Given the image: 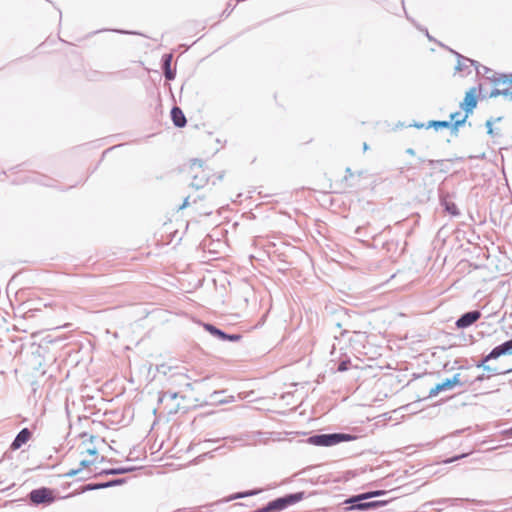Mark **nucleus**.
Instances as JSON below:
<instances>
[{
	"mask_svg": "<svg viewBox=\"0 0 512 512\" xmlns=\"http://www.w3.org/2000/svg\"><path fill=\"white\" fill-rule=\"evenodd\" d=\"M499 96H500V88H498L496 86L488 93L489 98H496Z\"/></svg>",
	"mask_w": 512,
	"mask_h": 512,
	"instance_id": "nucleus-45",
	"label": "nucleus"
},
{
	"mask_svg": "<svg viewBox=\"0 0 512 512\" xmlns=\"http://www.w3.org/2000/svg\"><path fill=\"white\" fill-rule=\"evenodd\" d=\"M358 436L345 432L318 433L309 436L305 442L319 447H331L342 442L354 441Z\"/></svg>",
	"mask_w": 512,
	"mask_h": 512,
	"instance_id": "nucleus-2",
	"label": "nucleus"
},
{
	"mask_svg": "<svg viewBox=\"0 0 512 512\" xmlns=\"http://www.w3.org/2000/svg\"><path fill=\"white\" fill-rule=\"evenodd\" d=\"M106 482H98V483H87L85 485H82L77 491L69 493L65 496L59 497V499H67L88 491H94V490H100V489H106Z\"/></svg>",
	"mask_w": 512,
	"mask_h": 512,
	"instance_id": "nucleus-15",
	"label": "nucleus"
},
{
	"mask_svg": "<svg viewBox=\"0 0 512 512\" xmlns=\"http://www.w3.org/2000/svg\"><path fill=\"white\" fill-rule=\"evenodd\" d=\"M509 373H512V368H509V369H506V370H503L501 371V374H509Z\"/></svg>",
	"mask_w": 512,
	"mask_h": 512,
	"instance_id": "nucleus-60",
	"label": "nucleus"
},
{
	"mask_svg": "<svg viewBox=\"0 0 512 512\" xmlns=\"http://www.w3.org/2000/svg\"><path fill=\"white\" fill-rule=\"evenodd\" d=\"M32 431L25 427L22 428L17 435L15 436L14 440L10 444V449L12 451H16L20 449L23 445H25L31 438H32Z\"/></svg>",
	"mask_w": 512,
	"mask_h": 512,
	"instance_id": "nucleus-12",
	"label": "nucleus"
},
{
	"mask_svg": "<svg viewBox=\"0 0 512 512\" xmlns=\"http://www.w3.org/2000/svg\"><path fill=\"white\" fill-rule=\"evenodd\" d=\"M188 205H189V197H186L184 199L182 205H180L179 209L182 210V209L186 208Z\"/></svg>",
	"mask_w": 512,
	"mask_h": 512,
	"instance_id": "nucleus-56",
	"label": "nucleus"
},
{
	"mask_svg": "<svg viewBox=\"0 0 512 512\" xmlns=\"http://www.w3.org/2000/svg\"><path fill=\"white\" fill-rule=\"evenodd\" d=\"M165 396H169L170 399H176L178 397V393L177 392H165L163 397Z\"/></svg>",
	"mask_w": 512,
	"mask_h": 512,
	"instance_id": "nucleus-53",
	"label": "nucleus"
},
{
	"mask_svg": "<svg viewBox=\"0 0 512 512\" xmlns=\"http://www.w3.org/2000/svg\"><path fill=\"white\" fill-rule=\"evenodd\" d=\"M480 70H481V75H487L489 73H493L492 69H490L489 67H487L485 65H482Z\"/></svg>",
	"mask_w": 512,
	"mask_h": 512,
	"instance_id": "nucleus-50",
	"label": "nucleus"
},
{
	"mask_svg": "<svg viewBox=\"0 0 512 512\" xmlns=\"http://www.w3.org/2000/svg\"><path fill=\"white\" fill-rule=\"evenodd\" d=\"M503 119V117H497V118H493V117H490L489 119L486 120L485 122V127L487 129V134L491 137H498L500 136V132L498 129H494L493 127V124L496 123V122H500L501 120Z\"/></svg>",
	"mask_w": 512,
	"mask_h": 512,
	"instance_id": "nucleus-23",
	"label": "nucleus"
},
{
	"mask_svg": "<svg viewBox=\"0 0 512 512\" xmlns=\"http://www.w3.org/2000/svg\"><path fill=\"white\" fill-rule=\"evenodd\" d=\"M272 508L270 507L269 503L267 502L264 506L260 507V512H272Z\"/></svg>",
	"mask_w": 512,
	"mask_h": 512,
	"instance_id": "nucleus-52",
	"label": "nucleus"
},
{
	"mask_svg": "<svg viewBox=\"0 0 512 512\" xmlns=\"http://www.w3.org/2000/svg\"><path fill=\"white\" fill-rule=\"evenodd\" d=\"M105 482H106V487L111 488V487L121 486V485L125 484L127 482V478H115V479H111V480H108Z\"/></svg>",
	"mask_w": 512,
	"mask_h": 512,
	"instance_id": "nucleus-31",
	"label": "nucleus"
},
{
	"mask_svg": "<svg viewBox=\"0 0 512 512\" xmlns=\"http://www.w3.org/2000/svg\"><path fill=\"white\" fill-rule=\"evenodd\" d=\"M406 153L411 155V156H414L416 154L415 150L413 148H407L406 149Z\"/></svg>",
	"mask_w": 512,
	"mask_h": 512,
	"instance_id": "nucleus-57",
	"label": "nucleus"
},
{
	"mask_svg": "<svg viewBox=\"0 0 512 512\" xmlns=\"http://www.w3.org/2000/svg\"><path fill=\"white\" fill-rule=\"evenodd\" d=\"M482 316L480 310H470L463 313L455 322L458 329H466L477 322Z\"/></svg>",
	"mask_w": 512,
	"mask_h": 512,
	"instance_id": "nucleus-11",
	"label": "nucleus"
},
{
	"mask_svg": "<svg viewBox=\"0 0 512 512\" xmlns=\"http://www.w3.org/2000/svg\"><path fill=\"white\" fill-rule=\"evenodd\" d=\"M448 121L447 120H430L426 123L425 128L430 129L433 128L435 131H439L441 129H447Z\"/></svg>",
	"mask_w": 512,
	"mask_h": 512,
	"instance_id": "nucleus-26",
	"label": "nucleus"
},
{
	"mask_svg": "<svg viewBox=\"0 0 512 512\" xmlns=\"http://www.w3.org/2000/svg\"><path fill=\"white\" fill-rule=\"evenodd\" d=\"M478 92H481V84L466 91L464 99L460 102V108L464 111V116L469 117L473 114L479 100Z\"/></svg>",
	"mask_w": 512,
	"mask_h": 512,
	"instance_id": "nucleus-6",
	"label": "nucleus"
},
{
	"mask_svg": "<svg viewBox=\"0 0 512 512\" xmlns=\"http://www.w3.org/2000/svg\"><path fill=\"white\" fill-rule=\"evenodd\" d=\"M366 500H369L371 498L380 497L387 494L386 490H371L367 492H363Z\"/></svg>",
	"mask_w": 512,
	"mask_h": 512,
	"instance_id": "nucleus-30",
	"label": "nucleus"
},
{
	"mask_svg": "<svg viewBox=\"0 0 512 512\" xmlns=\"http://www.w3.org/2000/svg\"><path fill=\"white\" fill-rule=\"evenodd\" d=\"M164 77L167 81H172L176 77V70L175 69H165L163 70Z\"/></svg>",
	"mask_w": 512,
	"mask_h": 512,
	"instance_id": "nucleus-35",
	"label": "nucleus"
},
{
	"mask_svg": "<svg viewBox=\"0 0 512 512\" xmlns=\"http://www.w3.org/2000/svg\"><path fill=\"white\" fill-rule=\"evenodd\" d=\"M173 55L172 53H166L162 55L161 57V69H171V63H172Z\"/></svg>",
	"mask_w": 512,
	"mask_h": 512,
	"instance_id": "nucleus-28",
	"label": "nucleus"
},
{
	"mask_svg": "<svg viewBox=\"0 0 512 512\" xmlns=\"http://www.w3.org/2000/svg\"><path fill=\"white\" fill-rule=\"evenodd\" d=\"M387 504H388V501H386V500H371L370 501L371 510L378 509Z\"/></svg>",
	"mask_w": 512,
	"mask_h": 512,
	"instance_id": "nucleus-36",
	"label": "nucleus"
},
{
	"mask_svg": "<svg viewBox=\"0 0 512 512\" xmlns=\"http://www.w3.org/2000/svg\"><path fill=\"white\" fill-rule=\"evenodd\" d=\"M80 473H81L80 470L78 468H76V469L69 470L68 472L62 474L61 476L63 478H73V477L77 476Z\"/></svg>",
	"mask_w": 512,
	"mask_h": 512,
	"instance_id": "nucleus-40",
	"label": "nucleus"
},
{
	"mask_svg": "<svg viewBox=\"0 0 512 512\" xmlns=\"http://www.w3.org/2000/svg\"><path fill=\"white\" fill-rule=\"evenodd\" d=\"M94 463V460H81L78 469L82 472L85 468H88Z\"/></svg>",
	"mask_w": 512,
	"mask_h": 512,
	"instance_id": "nucleus-39",
	"label": "nucleus"
},
{
	"mask_svg": "<svg viewBox=\"0 0 512 512\" xmlns=\"http://www.w3.org/2000/svg\"><path fill=\"white\" fill-rule=\"evenodd\" d=\"M470 365H460L459 369H469Z\"/></svg>",
	"mask_w": 512,
	"mask_h": 512,
	"instance_id": "nucleus-61",
	"label": "nucleus"
},
{
	"mask_svg": "<svg viewBox=\"0 0 512 512\" xmlns=\"http://www.w3.org/2000/svg\"><path fill=\"white\" fill-rule=\"evenodd\" d=\"M478 95H479V99H481V100L489 99L488 93L483 91V87L482 86H481V92H478Z\"/></svg>",
	"mask_w": 512,
	"mask_h": 512,
	"instance_id": "nucleus-54",
	"label": "nucleus"
},
{
	"mask_svg": "<svg viewBox=\"0 0 512 512\" xmlns=\"http://www.w3.org/2000/svg\"><path fill=\"white\" fill-rule=\"evenodd\" d=\"M225 391L224 390H221V391H214L211 395H210V399L212 402H215V403H220V404H225V403H229L231 402L232 400H223V399H219V395L224 393Z\"/></svg>",
	"mask_w": 512,
	"mask_h": 512,
	"instance_id": "nucleus-32",
	"label": "nucleus"
},
{
	"mask_svg": "<svg viewBox=\"0 0 512 512\" xmlns=\"http://www.w3.org/2000/svg\"><path fill=\"white\" fill-rule=\"evenodd\" d=\"M489 378H490V375H485V373H481V374L477 375L474 379H470L467 376H462L460 374V382H461V384L459 386L460 387H463L465 385L471 386V385H474L477 382H483L484 380L489 379Z\"/></svg>",
	"mask_w": 512,
	"mask_h": 512,
	"instance_id": "nucleus-22",
	"label": "nucleus"
},
{
	"mask_svg": "<svg viewBox=\"0 0 512 512\" xmlns=\"http://www.w3.org/2000/svg\"><path fill=\"white\" fill-rule=\"evenodd\" d=\"M22 182H36V183H39L41 185H45V186H50V179H48L46 176H43V175H34L33 177H28L24 180H22Z\"/></svg>",
	"mask_w": 512,
	"mask_h": 512,
	"instance_id": "nucleus-27",
	"label": "nucleus"
},
{
	"mask_svg": "<svg viewBox=\"0 0 512 512\" xmlns=\"http://www.w3.org/2000/svg\"><path fill=\"white\" fill-rule=\"evenodd\" d=\"M28 500L34 506H49L57 500L54 490L49 487H39L31 490L28 494Z\"/></svg>",
	"mask_w": 512,
	"mask_h": 512,
	"instance_id": "nucleus-5",
	"label": "nucleus"
},
{
	"mask_svg": "<svg viewBox=\"0 0 512 512\" xmlns=\"http://www.w3.org/2000/svg\"><path fill=\"white\" fill-rule=\"evenodd\" d=\"M368 148H369L368 144H367L366 142H364V144H363V150H364V151H366V150H368Z\"/></svg>",
	"mask_w": 512,
	"mask_h": 512,
	"instance_id": "nucleus-63",
	"label": "nucleus"
},
{
	"mask_svg": "<svg viewBox=\"0 0 512 512\" xmlns=\"http://www.w3.org/2000/svg\"><path fill=\"white\" fill-rule=\"evenodd\" d=\"M204 165V162L203 160L201 159H198V158H194L191 160V169H193L195 166L199 167V168H202Z\"/></svg>",
	"mask_w": 512,
	"mask_h": 512,
	"instance_id": "nucleus-44",
	"label": "nucleus"
},
{
	"mask_svg": "<svg viewBox=\"0 0 512 512\" xmlns=\"http://www.w3.org/2000/svg\"><path fill=\"white\" fill-rule=\"evenodd\" d=\"M85 452L91 456H96L98 454V450L95 446L87 448Z\"/></svg>",
	"mask_w": 512,
	"mask_h": 512,
	"instance_id": "nucleus-47",
	"label": "nucleus"
},
{
	"mask_svg": "<svg viewBox=\"0 0 512 512\" xmlns=\"http://www.w3.org/2000/svg\"><path fill=\"white\" fill-rule=\"evenodd\" d=\"M425 125H426V123L414 121L413 123L409 124V127H414V128H417V129H422V128H425Z\"/></svg>",
	"mask_w": 512,
	"mask_h": 512,
	"instance_id": "nucleus-48",
	"label": "nucleus"
},
{
	"mask_svg": "<svg viewBox=\"0 0 512 512\" xmlns=\"http://www.w3.org/2000/svg\"><path fill=\"white\" fill-rule=\"evenodd\" d=\"M465 501H471L473 503H475L476 505L478 506H483L486 504V502L484 501H481V500H471V499H468V498H439V499H436V500H432V501H429V502H426L425 504H423V507L426 508V509H429L430 511H434V512H442L443 511V506H447V507H458V506H461L463 502Z\"/></svg>",
	"mask_w": 512,
	"mask_h": 512,
	"instance_id": "nucleus-3",
	"label": "nucleus"
},
{
	"mask_svg": "<svg viewBox=\"0 0 512 512\" xmlns=\"http://www.w3.org/2000/svg\"><path fill=\"white\" fill-rule=\"evenodd\" d=\"M354 173L352 171V169L350 167H347L345 169V176H344V180L347 181L349 178L353 177Z\"/></svg>",
	"mask_w": 512,
	"mask_h": 512,
	"instance_id": "nucleus-49",
	"label": "nucleus"
},
{
	"mask_svg": "<svg viewBox=\"0 0 512 512\" xmlns=\"http://www.w3.org/2000/svg\"><path fill=\"white\" fill-rule=\"evenodd\" d=\"M460 116V112L459 111H455V112H452L449 116V120L448 121H454V120H459L460 118H458Z\"/></svg>",
	"mask_w": 512,
	"mask_h": 512,
	"instance_id": "nucleus-51",
	"label": "nucleus"
},
{
	"mask_svg": "<svg viewBox=\"0 0 512 512\" xmlns=\"http://www.w3.org/2000/svg\"><path fill=\"white\" fill-rule=\"evenodd\" d=\"M261 491H262L261 489L255 488V489H251V490L237 492V493L232 494L229 497V500H236V499H242V498H246V497H250V496H255V495H258L259 493H261Z\"/></svg>",
	"mask_w": 512,
	"mask_h": 512,
	"instance_id": "nucleus-25",
	"label": "nucleus"
},
{
	"mask_svg": "<svg viewBox=\"0 0 512 512\" xmlns=\"http://www.w3.org/2000/svg\"><path fill=\"white\" fill-rule=\"evenodd\" d=\"M493 351H495L497 358H500V357L506 356V355H512V338L495 346L493 348Z\"/></svg>",
	"mask_w": 512,
	"mask_h": 512,
	"instance_id": "nucleus-20",
	"label": "nucleus"
},
{
	"mask_svg": "<svg viewBox=\"0 0 512 512\" xmlns=\"http://www.w3.org/2000/svg\"><path fill=\"white\" fill-rule=\"evenodd\" d=\"M468 117L463 116L459 120L448 121L447 129L450 130L451 135L458 136L459 128L464 126Z\"/></svg>",
	"mask_w": 512,
	"mask_h": 512,
	"instance_id": "nucleus-24",
	"label": "nucleus"
},
{
	"mask_svg": "<svg viewBox=\"0 0 512 512\" xmlns=\"http://www.w3.org/2000/svg\"><path fill=\"white\" fill-rule=\"evenodd\" d=\"M369 510H371L370 501L361 500L359 511H369Z\"/></svg>",
	"mask_w": 512,
	"mask_h": 512,
	"instance_id": "nucleus-43",
	"label": "nucleus"
},
{
	"mask_svg": "<svg viewBox=\"0 0 512 512\" xmlns=\"http://www.w3.org/2000/svg\"><path fill=\"white\" fill-rule=\"evenodd\" d=\"M439 202L443 210L453 216H460V210L458 209L455 202L452 201L453 195L447 191H444L441 187L438 188Z\"/></svg>",
	"mask_w": 512,
	"mask_h": 512,
	"instance_id": "nucleus-8",
	"label": "nucleus"
},
{
	"mask_svg": "<svg viewBox=\"0 0 512 512\" xmlns=\"http://www.w3.org/2000/svg\"><path fill=\"white\" fill-rule=\"evenodd\" d=\"M500 96L504 97L506 100H512V86L507 85L506 88H500Z\"/></svg>",
	"mask_w": 512,
	"mask_h": 512,
	"instance_id": "nucleus-33",
	"label": "nucleus"
},
{
	"mask_svg": "<svg viewBox=\"0 0 512 512\" xmlns=\"http://www.w3.org/2000/svg\"><path fill=\"white\" fill-rule=\"evenodd\" d=\"M419 161L422 162V163L426 162L432 168H438L439 172H441V173H447L448 170H449L448 166L446 165V162L448 160H444V159H440V160L428 159V160H425V159L420 157Z\"/></svg>",
	"mask_w": 512,
	"mask_h": 512,
	"instance_id": "nucleus-21",
	"label": "nucleus"
},
{
	"mask_svg": "<svg viewBox=\"0 0 512 512\" xmlns=\"http://www.w3.org/2000/svg\"><path fill=\"white\" fill-rule=\"evenodd\" d=\"M113 32L119 33V34H125V35H142L139 32L131 31V30H124V29H114Z\"/></svg>",
	"mask_w": 512,
	"mask_h": 512,
	"instance_id": "nucleus-42",
	"label": "nucleus"
},
{
	"mask_svg": "<svg viewBox=\"0 0 512 512\" xmlns=\"http://www.w3.org/2000/svg\"><path fill=\"white\" fill-rule=\"evenodd\" d=\"M224 177L223 172L217 175V180H222Z\"/></svg>",
	"mask_w": 512,
	"mask_h": 512,
	"instance_id": "nucleus-62",
	"label": "nucleus"
},
{
	"mask_svg": "<svg viewBox=\"0 0 512 512\" xmlns=\"http://www.w3.org/2000/svg\"><path fill=\"white\" fill-rule=\"evenodd\" d=\"M468 62H469V65H470V66H474V67H475L476 74H477L478 76H479V75H481V70H480V68H481L482 64H480L478 61L473 60V59H471V58H469V57H468Z\"/></svg>",
	"mask_w": 512,
	"mask_h": 512,
	"instance_id": "nucleus-38",
	"label": "nucleus"
},
{
	"mask_svg": "<svg viewBox=\"0 0 512 512\" xmlns=\"http://www.w3.org/2000/svg\"><path fill=\"white\" fill-rule=\"evenodd\" d=\"M507 80H508V85L512 86V72L508 73V79Z\"/></svg>",
	"mask_w": 512,
	"mask_h": 512,
	"instance_id": "nucleus-58",
	"label": "nucleus"
},
{
	"mask_svg": "<svg viewBox=\"0 0 512 512\" xmlns=\"http://www.w3.org/2000/svg\"><path fill=\"white\" fill-rule=\"evenodd\" d=\"M137 468L135 466H122V467H116V468H105L101 471L95 473L93 476L87 475V476H81L78 478V481H86L90 479L91 477H100V476H110V475H122L127 474L135 471Z\"/></svg>",
	"mask_w": 512,
	"mask_h": 512,
	"instance_id": "nucleus-10",
	"label": "nucleus"
},
{
	"mask_svg": "<svg viewBox=\"0 0 512 512\" xmlns=\"http://www.w3.org/2000/svg\"><path fill=\"white\" fill-rule=\"evenodd\" d=\"M112 148H109V149H106L104 152H103V155H105L106 153H108Z\"/></svg>",
	"mask_w": 512,
	"mask_h": 512,
	"instance_id": "nucleus-64",
	"label": "nucleus"
},
{
	"mask_svg": "<svg viewBox=\"0 0 512 512\" xmlns=\"http://www.w3.org/2000/svg\"><path fill=\"white\" fill-rule=\"evenodd\" d=\"M307 498V494L305 491H298L295 493L285 494L281 497H277L271 501H269V505L272 508V512H281L288 507L299 503L300 501Z\"/></svg>",
	"mask_w": 512,
	"mask_h": 512,
	"instance_id": "nucleus-4",
	"label": "nucleus"
},
{
	"mask_svg": "<svg viewBox=\"0 0 512 512\" xmlns=\"http://www.w3.org/2000/svg\"><path fill=\"white\" fill-rule=\"evenodd\" d=\"M170 370H171V367L166 365V364L156 365V371L158 373H162L164 375H167Z\"/></svg>",
	"mask_w": 512,
	"mask_h": 512,
	"instance_id": "nucleus-37",
	"label": "nucleus"
},
{
	"mask_svg": "<svg viewBox=\"0 0 512 512\" xmlns=\"http://www.w3.org/2000/svg\"><path fill=\"white\" fill-rule=\"evenodd\" d=\"M426 37L428 38L429 41H433L435 42L436 40L429 34V32L427 31V33H425Z\"/></svg>",
	"mask_w": 512,
	"mask_h": 512,
	"instance_id": "nucleus-59",
	"label": "nucleus"
},
{
	"mask_svg": "<svg viewBox=\"0 0 512 512\" xmlns=\"http://www.w3.org/2000/svg\"><path fill=\"white\" fill-rule=\"evenodd\" d=\"M486 79L496 87L499 85H508V73L493 72L491 75H487Z\"/></svg>",
	"mask_w": 512,
	"mask_h": 512,
	"instance_id": "nucleus-19",
	"label": "nucleus"
},
{
	"mask_svg": "<svg viewBox=\"0 0 512 512\" xmlns=\"http://www.w3.org/2000/svg\"><path fill=\"white\" fill-rule=\"evenodd\" d=\"M498 359L496 357L495 351L493 349L486 355H484L479 361L476 362L475 367L476 368H482L485 372L491 373V374H501V371H498L497 368L491 367L487 364V362L491 360Z\"/></svg>",
	"mask_w": 512,
	"mask_h": 512,
	"instance_id": "nucleus-13",
	"label": "nucleus"
},
{
	"mask_svg": "<svg viewBox=\"0 0 512 512\" xmlns=\"http://www.w3.org/2000/svg\"><path fill=\"white\" fill-rule=\"evenodd\" d=\"M172 123L177 128H183L187 124V119L182 109L178 106H173L170 111Z\"/></svg>",
	"mask_w": 512,
	"mask_h": 512,
	"instance_id": "nucleus-16",
	"label": "nucleus"
},
{
	"mask_svg": "<svg viewBox=\"0 0 512 512\" xmlns=\"http://www.w3.org/2000/svg\"><path fill=\"white\" fill-rule=\"evenodd\" d=\"M501 433H502V435L511 438L512 437V427L503 430Z\"/></svg>",
	"mask_w": 512,
	"mask_h": 512,
	"instance_id": "nucleus-55",
	"label": "nucleus"
},
{
	"mask_svg": "<svg viewBox=\"0 0 512 512\" xmlns=\"http://www.w3.org/2000/svg\"><path fill=\"white\" fill-rule=\"evenodd\" d=\"M209 178H210L209 172L202 169L200 171V173H197L193 176L191 186L195 189L203 188L208 183Z\"/></svg>",
	"mask_w": 512,
	"mask_h": 512,
	"instance_id": "nucleus-18",
	"label": "nucleus"
},
{
	"mask_svg": "<svg viewBox=\"0 0 512 512\" xmlns=\"http://www.w3.org/2000/svg\"><path fill=\"white\" fill-rule=\"evenodd\" d=\"M203 327L212 336H214L215 338H217L221 341L238 342L242 338V335L239 333H231V334L227 333L224 330L216 327L214 324H211V323H204Z\"/></svg>",
	"mask_w": 512,
	"mask_h": 512,
	"instance_id": "nucleus-9",
	"label": "nucleus"
},
{
	"mask_svg": "<svg viewBox=\"0 0 512 512\" xmlns=\"http://www.w3.org/2000/svg\"><path fill=\"white\" fill-rule=\"evenodd\" d=\"M460 373H456L451 378H446L442 382L437 383L434 387H432L427 396L423 397L421 400H425L428 398H432L437 396L440 392L452 390L454 387L460 385Z\"/></svg>",
	"mask_w": 512,
	"mask_h": 512,
	"instance_id": "nucleus-7",
	"label": "nucleus"
},
{
	"mask_svg": "<svg viewBox=\"0 0 512 512\" xmlns=\"http://www.w3.org/2000/svg\"><path fill=\"white\" fill-rule=\"evenodd\" d=\"M325 312L327 314L328 324L342 329L340 333L341 337H344L349 332L357 333L354 329L355 325L353 322V318L357 316L356 311L336 304H330L326 305Z\"/></svg>",
	"mask_w": 512,
	"mask_h": 512,
	"instance_id": "nucleus-1",
	"label": "nucleus"
},
{
	"mask_svg": "<svg viewBox=\"0 0 512 512\" xmlns=\"http://www.w3.org/2000/svg\"><path fill=\"white\" fill-rule=\"evenodd\" d=\"M406 17H407V19H408V20H410V21L414 24V26H415L419 31L424 32V33H427V28H426V27H423V26H421V25L417 24V23H416L413 19H411L407 14H406Z\"/></svg>",
	"mask_w": 512,
	"mask_h": 512,
	"instance_id": "nucleus-46",
	"label": "nucleus"
},
{
	"mask_svg": "<svg viewBox=\"0 0 512 512\" xmlns=\"http://www.w3.org/2000/svg\"><path fill=\"white\" fill-rule=\"evenodd\" d=\"M469 454L470 453H462V454H459V455H454L451 458L447 459L445 461V463H452V462L458 461L460 459H463V458L467 457Z\"/></svg>",
	"mask_w": 512,
	"mask_h": 512,
	"instance_id": "nucleus-41",
	"label": "nucleus"
},
{
	"mask_svg": "<svg viewBox=\"0 0 512 512\" xmlns=\"http://www.w3.org/2000/svg\"><path fill=\"white\" fill-rule=\"evenodd\" d=\"M449 51L455 55V57L457 58V64L455 66V71L457 72H463V71H466L467 74H470L471 73V70L469 69L470 65H469V62H468V57L466 56H463L462 54H460L459 52L449 48Z\"/></svg>",
	"mask_w": 512,
	"mask_h": 512,
	"instance_id": "nucleus-17",
	"label": "nucleus"
},
{
	"mask_svg": "<svg viewBox=\"0 0 512 512\" xmlns=\"http://www.w3.org/2000/svg\"><path fill=\"white\" fill-rule=\"evenodd\" d=\"M219 449H220V447H219V448H217V450H219ZM215 451H216V449H215V450H212V451H208V452H205V453L200 454V455L195 459V462H196V463H199V462L203 461V460H204V459H206V458H213V456H214V452H215Z\"/></svg>",
	"mask_w": 512,
	"mask_h": 512,
	"instance_id": "nucleus-34",
	"label": "nucleus"
},
{
	"mask_svg": "<svg viewBox=\"0 0 512 512\" xmlns=\"http://www.w3.org/2000/svg\"><path fill=\"white\" fill-rule=\"evenodd\" d=\"M361 500H366L363 493L349 496L341 503V505L343 506V510L345 512L359 511Z\"/></svg>",
	"mask_w": 512,
	"mask_h": 512,
	"instance_id": "nucleus-14",
	"label": "nucleus"
},
{
	"mask_svg": "<svg viewBox=\"0 0 512 512\" xmlns=\"http://www.w3.org/2000/svg\"><path fill=\"white\" fill-rule=\"evenodd\" d=\"M350 366H351V359L346 356L345 358H342L339 361L338 366H337V371L345 372V371L349 370Z\"/></svg>",
	"mask_w": 512,
	"mask_h": 512,
	"instance_id": "nucleus-29",
	"label": "nucleus"
}]
</instances>
